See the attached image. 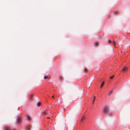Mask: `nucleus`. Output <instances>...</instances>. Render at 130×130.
I'll return each mask as SVG.
<instances>
[{
  "instance_id": "1",
  "label": "nucleus",
  "mask_w": 130,
  "mask_h": 130,
  "mask_svg": "<svg viewBox=\"0 0 130 130\" xmlns=\"http://www.w3.org/2000/svg\"><path fill=\"white\" fill-rule=\"evenodd\" d=\"M103 112L105 113H109V109L108 107L107 106H105L103 110Z\"/></svg>"
},
{
  "instance_id": "2",
  "label": "nucleus",
  "mask_w": 130,
  "mask_h": 130,
  "mask_svg": "<svg viewBox=\"0 0 130 130\" xmlns=\"http://www.w3.org/2000/svg\"><path fill=\"white\" fill-rule=\"evenodd\" d=\"M127 68L126 67H124L122 70V71L123 72H125L127 70Z\"/></svg>"
},
{
  "instance_id": "3",
  "label": "nucleus",
  "mask_w": 130,
  "mask_h": 130,
  "mask_svg": "<svg viewBox=\"0 0 130 130\" xmlns=\"http://www.w3.org/2000/svg\"><path fill=\"white\" fill-rule=\"evenodd\" d=\"M27 120L28 121H30L31 119V118L28 115L27 116Z\"/></svg>"
},
{
  "instance_id": "4",
  "label": "nucleus",
  "mask_w": 130,
  "mask_h": 130,
  "mask_svg": "<svg viewBox=\"0 0 130 130\" xmlns=\"http://www.w3.org/2000/svg\"><path fill=\"white\" fill-rule=\"evenodd\" d=\"M21 119V118L20 117H18L17 118V120L18 122H20Z\"/></svg>"
},
{
  "instance_id": "5",
  "label": "nucleus",
  "mask_w": 130,
  "mask_h": 130,
  "mask_svg": "<svg viewBox=\"0 0 130 130\" xmlns=\"http://www.w3.org/2000/svg\"><path fill=\"white\" fill-rule=\"evenodd\" d=\"M6 130H15L14 129H13L11 130H10V128L9 127H7L5 128Z\"/></svg>"
},
{
  "instance_id": "6",
  "label": "nucleus",
  "mask_w": 130,
  "mask_h": 130,
  "mask_svg": "<svg viewBox=\"0 0 130 130\" xmlns=\"http://www.w3.org/2000/svg\"><path fill=\"white\" fill-rule=\"evenodd\" d=\"M33 98V95L32 94H31L30 95V96L29 97V98L30 99V100H32V98Z\"/></svg>"
},
{
  "instance_id": "7",
  "label": "nucleus",
  "mask_w": 130,
  "mask_h": 130,
  "mask_svg": "<svg viewBox=\"0 0 130 130\" xmlns=\"http://www.w3.org/2000/svg\"><path fill=\"white\" fill-rule=\"evenodd\" d=\"M104 84V81H103L101 83V87L102 88Z\"/></svg>"
},
{
  "instance_id": "8",
  "label": "nucleus",
  "mask_w": 130,
  "mask_h": 130,
  "mask_svg": "<svg viewBox=\"0 0 130 130\" xmlns=\"http://www.w3.org/2000/svg\"><path fill=\"white\" fill-rule=\"evenodd\" d=\"M85 119V118L84 116H83L81 119L82 121H83Z\"/></svg>"
},
{
  "instance_id": "9",
  "label": "nucleus",
  "mask_w": 130,
  "mask_h": 130,
  "mask_svg": "<svg viewBox=\"0 0 130 130\" xmlns=\"http://www.w3.org/2000/svg\"><path fill=\"white\" fill-rule=\"evenodd\" d=\"M113 45L115 46L116 44V41H113Z\"/></svg>"
},
{
  "instance_id": "10",
  "label": "nucleus",
  "mask_w": 130,
  "mask_h": 130,
  "mask_svg": "<svg viewBox=\"0 0 130 130\" xmlns=\"http://www.w3.org/2000/svg\"><path fill=\"white\" fill-rule=\"evenodd\" d=\"M41 105V103L40 102L38 103L37 104V106L38 107L40 106Z\"/></svg>"
},
{
  "instance_id": "11",
  "label": "nucleus",
  "mask_w": 130,
  "mask_h": 130,
  "mask_svg": "<svg viewBox=\"0 0 130 130\" xmlns=\"http://www.w3.org/2000/svg\"><path fill=\"white\" fill-rule=\"evenodd\" d=\"M95 96H94V99H93V102L92 103V104H93L94 103V100H95Z\"/></svg>"
},
{
  "instance_id": "12",
  "label": "nucleus",
  "mask_w": 130,
  "mask_h": 130,
  "mask_svg": "<svg viewBox=\"0 0 130 130\" xmlns=\"http://www.w3.org/2000/svg\"><path fill=\"white\" fill-rule=\"evenodd\" d=\"M112 93V91H110V92L108 93V94L109 95H110L111 93Z\"/></svg>"
},
{
  "instance_id": "13",
  "label": "nucleus",
  "mask_w": 130,
  "mask_h": 130,
  "mask_svg": "<svg viewBox=\"0 0 130 130\" xmlns=\"http://www.w3.org/2000/svg\"><path fill=\"white\" fill-rule=\"evenodd\" d=\"M96 45H95V46H98L99 45V44L98 42H96Z\"/></svg>"
},
{
  "instance_id": "14",
  "label": "nucleus",
  "mask_w": 130,
  "mask_h": 130,
  "mask_svg": "<svg viewBox=\"0 0 130 130\" xmlns=\"http://www.w3.org/2000/svg\"><path fill=\"white\" fill-rule=\"evenodd\" d=\"M114 77V76H111L110 77V79H112V78H113Z\"/></svg>"
},
{
  "instance_id": "15",
  "label": "nucleus",
  "mask_w": 130,
  "mask_h": 130,
  "mask_svg": "<svg viewBox=\"0 0 130 130\" xmlns=\"http://www.w3.org/2000/svg\"><path fill=\"white\" fill-rule=\"evenodd\" d=\"M48 77V76H45L44 77V79H46V78H47Z\"/></svg>"
},
{
  "instance_id": "16",
  "label": "nucleus",
  "mask_w": 130,
  "mask_h": 130,
  "mask_svg": "<svg viewBox=\"0 0 130 130\" xmlns=\"http://www.w3.org/2000/svg\"><path fill=\"white\" fill-rule=\"evenodd\" d=\"M108 41H109V43H111V41L110 40H108Z\"/></svg>"
},
{
  "instance_id": "17",
  "label": "nucleus",
  "mask_w": 130,
  "mask_h": 130,
  "mask_svg": "<svg viewBox=\"0 0 130 130\" xmlns=\"http://www.w3.org/2000/svg\"><path fill=\"white\" fill-rule=\"evenodd\" d=\"M47 118H48V119H50V117H47Z\"/></svg>"
},
{
  "instance_id": "18",
  "label": "nucleus",
  "mask_w": 130,
  "mask_h": 130,
  "mask_svg": "<svg viewBox=\"0 0 130 130\" xmlns=\"http://www.w3.org/2000/svg\"><path fill=\"white\" fill-rule=\"evenodd\" d=\"M85 71H86V70L85 69Z\"/></svg>"
},
{
  "instance_id": "19",
  "label": "nucleus",
  "mask_w": 130,
  "mask_h": 130,
  "mask_svg": "<svg viewBox=\"0 0 130 130\" xmlns=\"http://www.w3.org/2000/svg\"><path fill=\"white\" fill-rule=\"evenodd\" d=\"M52 97H54V96H52Z\"/></svg>"
}]
</instances>
